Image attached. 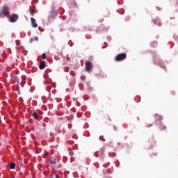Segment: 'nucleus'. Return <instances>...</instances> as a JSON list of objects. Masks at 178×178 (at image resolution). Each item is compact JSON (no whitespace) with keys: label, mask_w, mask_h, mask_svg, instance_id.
Listing matches in <instances>:
<instances>
[{"label":"nucleus","mask_w":178,"mask_h":178,"mask_svg":"<svg viewBox=\"0 0 178 178\" xmlns=\"http://www.w3.org/2000/svg\"><path fill=\"white\" fill-rule=\"evenodd\" d=\"M34 40H35V41H38V37L35 36V37L34 38Z\"/></svg>","instance_id":"nucleus-18"},{"label":"nucleus","mask_w":178,"mask_h":178,"mask_svg":"<svg viewBox=\"0 0 178 178\" xmlns=\"http://www.w3.org/2000/svg\"><path fill=\"white\" fill-rule=\"evenodd\" d=\"M114 130H116V127H114Z\"/></svg>","instance_id":"nucleus-23"},{"label":"nucleus","mask_w":178,"mask_h":178,"mask_svg":"<svg viewBox=\"0 0 178 178\" xmlns=\"http://www.w3.org/2000/svg\"><path fill=\"white\" fill-rule=\"evenodd\" d=\"M42 59H47V54H45V53H43L42 54Z\"/></svg>","instance_id":"nucleus-14"},{"label":"nucleus","mask_w":178,"mask_h":178,"mask_svg":"<svg viewBox=\"0 0 178 178\" xmlns=\"http://www.w3.org/2000/svg\"><path fill=\"white\" fill-rule=\"evenodd\" d=\"M17 19H19V15H17V14H13L10 18V22L11 23H15L17 21Z\"/></svg>","instance_id":"nucleus-5"},{"label":"nucleus","mask_w":178,"mask_h":178,"mask_svg":"<svg viewBox=\"0 0 178 178\" xmlns=\"http://www.w3.org/2000/svg\"><path fill=\"white\" fill-rule=\"evenodd\" d=\"M108 27H106L104 25H101L97 28V32L101 33V31H108Z\"/></svg>","instance_id":"nucleus-6"},{"label":"nucleus","mask_w":178,"mask_h":178,"mask_svg":"<svg viewBox=\"0 0 178 178\" xmlns=\"http://www.w3.org/2000/svg\"><path fill=\"white\" fill-rule=\"evenodd\" d=\"M156 120H159V122H161V120H162V119H163V117H162L160 115L156 114Z\"/></svg>","instance_id":"nucleus-10"},{"label":"nucleus","mask_w":178,"mask_h":178,"mask_svg":"<svg viewBox=\"0 0 178 178\" xmlns=\"http://www.w3.org/2000/svg\"><path fill=\"white\" fill-rule=\"evenodd\" d=\"M32 116H33L34 119H38V114L35 112L32 113Z\"/></svg>","instance_id":"nucleus-13"},{"label":"nucleus","mask_w":178,"mask_h":178,"mask_svg":"<svg viewBox=\"0 0 178 178\" xmlns=\"http://www.w3.org/2000/svg\"><path fill=\"white\" fill-rule=\"evenodd\" d=\"M154 144H155V140H153Z\"/></svg>","instance_id":"nucleus-24"},{"label":"nucleus","mask_w":178,"mask_h":178,"mask_svg":"<svg viewBox=\"0 0 178 178\" xmlns=\"http://www.w3.org/2000/svg\"><path fill=\"white\" fill-rule=\"evenodd\" d=\"M95 156H97L98 158V154L97 153H95Z\"/></svg>","instance_id":"nucleus-21"},{"label":"nucleus","mask_w":178,"mask_h":178,"mask_svg":"<svg viewBox=\"0 0 178 178\" xmlns=\"http://www.w3.org/2000/svg\"><path fill=\"white\" fill-rule=\"evenodd\" d=\"M103 123L105 124H111V122H112V120L111 119V117L109 115H106L103 116Z\"/></svg>","instance_id":"nucleus-4"},{"label":"nucleus","mask_w":178,"mask_h":178,"mask_svg":"<svg viewBox=\"0 0 178 178\" xmlns=\"http://www.w3.org/2000/svg\"><path fill=\"white\" fill-rule=\"evenodd\" d=\"M152 127V124H149L148 126H146V127Z\"/></svg>","instance_id":"nucleus-20"},{"label":"nucleus","mask_w":178,"mask_h":178,"mask_svg":"<svg viewBox=\"0 0 178 178\" xmlns=\"http://www.w3.org/2000/svg\"><path fill=\"white\" fill-rule=\"evenodd\" d=\"M35 12L34 11V10H31V16H34V13H35Z\"/></svg>","instance_id":"nucleus-15"},{"label":"nucleus","mask_w":178,"mask_h":178,"mask_svg":"<svg viewBox=\"0 0 178 178\" xmlns=\"http://www.w3.org/2000/svg\"><path fill=\"white\" fill-rule=\"evenodd\" d=\"M8 13H9V8L5 6L2 8V12H0V17L2 16H8Z\"/></svg>","instance_id":"nucleus-3"},{"label":"nucleus","mask_w":178,"mask_h":178,"mask_svg":"<svg viewBox=\"0 0 178 178\" xmlns=\"http://www.w3.org/2000/svg\"><path fill=\"white\" fill-rule=\"evenodd\" d=\"M45 61H42L39 65V69H40V70H42L43 69H45Z\"/></svg>","instance_id":"nucleus-8"},{"label":"nucleus","mask_w":178,"mask_h":178,"mask_svg":"<svg viewBox=\"0 0 178 178\" xmlns=\"http://www.w3.org/2000/svg\"><path fill=\"white\" fill-rule=\"evenodd\" d=\"M70 155H73V153H70Z\"/></svg>","instance_id":"nucleus-25"},{"label":"nucleus","mask_w":178,"mask_h":178,"mask_svg":"<svg viewBox=\"0 0 178 178\" xmlns=\"http://www.w3.org/2000/svg\"><path fill=\"white\" fill-rule=\"evenodd\" d=\"M15 42H16V45H19V41H15Z\"/></svg>","instance_id":"nucleus-19"},{"label":"nucleus","mask_w":178,"mask_h":178,"mask_svg":"<svg viewBox=\"0 0 178 178\" xmlns=\"http://www.w3.org/2000/svg\"><path fill=\"white\" fill-rule=\"evenodd\" d=\"M31 22L32 27H33L34 29H37V27H38V24H37V21L35 20V19L31 18Z\"/></svg>","instance_id":"nucleus-7"},{"label":"nucleus","mask_w":178,"mask_h":178,"mask_svg":"<svg viewBox=\"0 0 178 178\" xmlns=\"http://www.w3.org/2000/svg\"><path fill=\"white\" fill-rule=\"evenodd\" d=\"M127 58V54L126 53H121L118 54L115 57V62H122V60H124Z\"/></svg>","instance_id":"nucleus-1"},{"label":"nucleus","mask_w":178,"mask_h":178,"mask_svg":"<svg viewBox=\"0 0 178 178\" xmlns=\"http://www.w3.org/2000/svg\"><path fill=\"white\" fill-rule=\"evenodd\" d=\"M86 79V76L82 75L81 76V80H85Z\"/></svg>","instance_id":"nucleus-16"},{"label":"nucleus","mask_w":178,"mask_h":178,"mask_svg":"<svg viewBox=\"0 0 178 178\" xmlns=\"http://www.w3.org/2000/svg\"><path fill=\"white\" fill-rule=\"evenodd\" d=\"M159 127L161 130H166V126L163 125L162 122H159Z\"/></svg>","instance_id":"nucleus-11"},{"label":"nucleus","mask_w":178,"mask_h":178,"mask_svg":"<svg viewBox=\"0 0 178 178\" xmlns=\"http://www.w3.org/2000/svg\"><path fill=\"white\" fill-rule=\"evenodd\" d=\"M34 41V38H31L30 40H29V42L31 44H32V42Z\"/></svg>","instance_id":"nucleus-17"},{"label":"nucleus","mask_w":178,"mask_h":178,"mask_svg":"<svg viewBox=\"0 0 178 178\" xmlns=\"http://www.w3.org/2000/svg\"><path fill=\"white\" fill-rule=\"evenodd\" d=\"M56 177L58 178L59 177V175L58 174L56 175Z\"/></svg>","instance_id":"nucleus-22"},{"label":"nucleus","mask_w":178,"mask_h":178,"mask_svg":"<svg viewBox=\"0 0 178 178\" xmlns=\"http://www.w3.org/2000/svg\"><path fill=\"white\" fill-rule=\"evenodd\" d=\"M86 72H91L92 70V63L90 60H86L85 63Z\"/></svg>","instance_id":"nucleus-2"},{"label":"nucleus","mask_w":178,"mask_h":178,"mask_svg":"<svg viewBox=\"0 0 178 178\" xmlns=\"http://www.w3.org/2000/svg\"><path fill=\"white\" fill-rule=\"evenodd\" d=\"M15 168H16V163H11L10 164V169H15Z\"/></svg>","instance_id":"nucleus-12"},{"label":"nucleus","mask_w":178,"mask_h":178,"mask_svg":"<svg viewBox=\"0 0 178 178\" xmlns=\"http://www.w3.org/2000/svg\"><path fill=\"white\" fill-rule=\"evenodd\" d=\"M49 162L51 164V165H56V160L55 159V158L52 157L49 160Z\"/></svg>","instance_id":"nucleus-9"}]
</instances>
